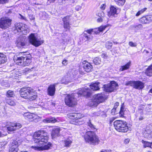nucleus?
Instances as JSON below:
<instances>
[{"instance_id": "f257e3e1", "label": "nucleus", "mask_w": 152, "mask_h": 152, "mask_svg": "<svg viewBox=\"0 0 152 152\" xmlns=\"http://www.w3.org/2000/svg\"><path fill=\"white\" fill-rule=\"evenodd\" d=\"M33 138L34 143L39 145L31 147L35 150L40 151L48 150L51 146V144L45 145L48 142V133L44 130H39L35 132Z\"/></svg>"}, {"instance_id": "f03ea898", "label": "nucleus", "mask_w": 152, "mask_h": 152, "mask_svg": "<svg viewBox=\"0 0 152 152\" xmlns=\"http://www.w3.org/2000/svg\"><path fill=\"white\" fill-rule=\"evenodd\" d=\"M20 96L25 99H29L31 101L35 99L37 97L36 92L30 87H24L20 91Z\"/></svg>"}, {"instance_id": "7ed1b4c3", "label": "nucleus", "mask_w": 152, "mask_h": 152, "mask_svg": "<svg viewBox=\"0 0 152 152\" xmlns=\"http://www.w3.org/2000/svg\"><path fill=\"white\" fill-rule=\"evenodd\" d=\"M114 126L118 132L126 133L130 130V127L126 121L122 120H116L113 123Z\"/></svg>"}, {"instance_id": "20e7f679", "label": "nucleus", "mask_w": 152, "mask_h": 152, "mask_svg": "<svg viewBox=\"0 0 152 152\" xmlns=\"http://www.w3.org/2000/svg\"><path fill=\"white\" fill-rule=\"evenodd\" d=\"M67 115L71 119L70 123L71 124L77 125L81 124L83 123L82 121L79 120L84 116L81 114L73 113L69 114Z\"/></svg>"}, {"instance_id": "39448f33", "label": "nucleus", "mask_w": 152, "mask_h": 152, "mask_svg": "<svg viewBox=\"0 0 152 152\" xmlns=\"http://www.w3.org/2000/svg\"><path fill=\"white\" fill-rule=\"evenodd\" d=\"M86 142L92 144L98 143L99 140L98 137L94 132L92 131H88L86 133L84 136Z\"/></svg>"}, {"instance_id": "423d86ee", "label": "nucleus", "mask_w": 152, "mask_h": 152, "mask_svg": "<svg viewBox=\"0 0 152 152\" xmlns=\"http://www.w3.org/2000/svg\"><path fill=\"white\" fill-rule=\"evenodd\" d=\"M104 94L102 93L99 94L94 95L91 101L89 103L91 106L96 107L99 103L104 102Z\"/></svg>"}, {"instance_id": "0eeeda50", "label": "nucleus", "mask_w": 152, "mask_h": 152, "mask_svg": "<svg viewBox=\"0 0 152 152\" xmlns=\"http://www.w3.org/2000/svg\"><path fill=\"white\" fill-rule=\"evenodd\" d=\"M66 104L70 107H74L77 104V99L75 94H67L65 98Z\"/></svg>"}, {"instance_id": "6e6552de", "label": "nucleus", "mask_w": 152, "mask_h": 152, "mask_svg": "<svg viewBox=\"0 0 152 152\" xmlns=\"http://www.w3.org/2000/svg\"><path fill=\"white\" fill-rule=\"evenodd\" d=\"M15 30L14 32H19L23 35H26L29 32V29L27 28V26L25 24L19 23L15 24Z\"/></svg>"}, {"instance_id": "1a4fd4ad", "label": "nucleus", "mask_w": 152, "mask_h": 152, "mask_svg": "<svg viewBox=\"0 0 152 152\" xmlns=\"http://www.w3.org/2000/svg\"><path fill=\"white\" fill-rule=\"evenodd\" d=\"M29 39L30 42L36 47L41 45L44 42L38 38L37 35L35 34H31L29 36Z\"/></svg>"}, {"instance_id": "9d476101", "label": "nucleus", "mask_w": 152, "mask_h": 152, "mask_svg": "<svg viewBox=\"0 0 152 152\" xmlns=\"http://www.w3.org/2000/svg\"><path fill=\"white\" fill-rule=\"evenodd\" d=\"M140 24L136 26L142 27V25H146L150 24L152 22V15H143L138 19Z\"/></svg>"}, {"instance_id": "9b49d317", "label": "nucleus", "mask_w": 152, "mask_h": 152, "mask_svg": "<svg viewBox=\"0 0 152 152\" xmlns=\"http://www.w3.org/2000/svg\"><path fill=\"white\" fill-rule=\"evenodd\" d=\"M118 86V83L115 81H111L109 83L105 85V91L109 93L114 92L117 90Z\"/></svg>"}, {"instance_id": "f8f14e48", "label": "nucleus", "mask_w": 152, "mask_h": 152, "mask_svg": "<svg viewBox=\"0 0 152 152\" xmlns=\"http://www.w3.org/2000/svg\"><path fill=\"white\" fill-rule=\"evenodd\" d=\"M120 12V9L115 7L113 5H111L110 7L109 10L107 12V15L110 18L115 17L116 15L119 14Z\"/></svg>"}, {"instance_id": "ddd939ff", "label": "nucleus", "mask_w": 152, "mask_h": 152, "mask_svg": "<svg viewBox=\"0 0 152 152\" xmlns=\"http://www.w3.org/2000/svg\"><path fill=\"white\" fill-rule=\"evenodd\" d=\"M23 115L26 119H28L30 121L37 122L40 121V118L35 114L26 113L24 114Z\"/></svg>"}, {"instance_id": "4468645a", "label": "nucleus", "mask_w": 152, "mask_h": 152, "mask_svg": "<svg viewBox=\"0 0 152 152\" xmlns=\"http://www.w3.org/2000/svg\"><path fill=\"white\" fill-rule=\"evenodd\" d=\"M11 20L7 18H2L0 19V28L6 29L11 24Z\"/></svg>"}, {"instance_id": "2eb2a0df", "label": "nucleus", "mask_w": 152, "mask_h": 152, "mask_svg": "<svg viewBox=\"0 0 152 152\" xmlns=\"http://www.w3.org/2000/svg\"><path fill=\"white\" fill-rule=\"evenodd\" d=\"M78 96L83 95L86 97L89 96L91 94L90 90L87 88H85L79 91L77 93Z\"/></svg>"}, {"instance_id": "dca6fc26", "label": "nucleus", "mask_w": 152, "mask_h": 152, "mask_svg": "<svg viewBox=\"0 0 152 152\" xmlns=\"http://www.w3.org/2000/svg\"><path fill=\"white\" fill-rule=\"evenodd\" d=\"M26 52L20 53H19L18 55L15 56L14 58V60L16 62V64L19 65H20L18 64L19 62H23L24 61V56L26 55Z\"/></svg>"}, {"instance_id": "f3484780", "label": "nucleus", "mask_w": 152, "mask_h": 152, "mask_svg": "<svg viewBox=\"0 0 152 152\" xmlns=\"http://www.w3.org/2000/svg\"><path fill=\"white\" fill-rule=\"evenodd\" d=\"M57 84V83H54L49 86L47 89V93L48 95L51 96L54 95L56 91L55 87Z\"/></svg>"}, {"instance_id": "a211bd4d", "label": "nucleus", "mask_w": 152, "mask_h": 152, "mask_svg": "<svg viewBox=\"0 0 152 152\" xmlns=\"http://www.w3.org/2000/svg\"><path fill=\"white\" fill-rule=\"evenodd\" d=\"M10 152H17L18 150V142L15 141H14L10 143Z\"/></svg>"}, {"instance_id": "6ab92c4d", "label": "nucleus", "mask_w": 152, "mask_h": 152, "mask_svg": "<svg viewBox=\"0 0 152 152\" xmlns=\"http://www.w3.org/2000/svg\"><path fill=\"white\" fill-rule=\"evenodd\" d=\"M83 67L85 71L88 72L92 70L93 67L90 64L86 61H83Z\"/></svg>"}, {"instance_id": "aec40b11", "label": "nucleus", "mask_w": 152, "mask_h": 152, "mask_svg": "<svg viewBox=\"0 0 152 152\" xmlns=\"http://www.w3.org/2000/svg\"><path fill=\"white\" fill-rule=\"evenodd\" d=\"M144 87V83L140 81H134L133 88L138 90H142Z\"/></svg>"}, {"instance_id": "412c9836", "label": "nucleus", "mask_w": 152, "mask_h": 152, "mask_svg": "<svg viewBox=\"0 0 152 152\" xmlns=\"http://www.w3.org/2000/svg\"><path fill=\"white\" fill-rule=\"evenodd\" d=\"M22 127V125L19 123H14L12 124L11 126L7 127V130L9 131H13L16 129H19Z\"/></svg>"}, {"instance_id": "4be33fe9", "label": "nucleus", "mask_w": 152, "mask_h": 152, "mask_svg": "<svg viewBox=\"0 0 152 152\" xmlns=\"http://www.w3.org/2000/svg\"><path fill=\"white\" fill-rule=\"evenodd\" d=\"M24 37L19 38L16 41V46L18 48H21L24 46L25 45Z\"/></svg>"}, {"instance_id": "5701e85b", "label": "nucleus", "mask_w": 152, "mask_h": 152, "mask_svg": "<svg viewBox=\"0 0 152 152\" xmlns=\"http://www.w3.org/2000/svg\"><path fill=\"white\" fill-rule=\"evenodd\" d=\"M24 61L23 62L18 63V64L20 66H26L28 65L31 62V61L30 58L28 57L26 55L24 56Z\"/></svg>"}, {"instance_id": "b1692460", "label": "nucleus", "mask_w": 152, "mask_h": 152, "mask_svg": "<svg viewBox=\"0 0 152 152\" xmlns=\"http://www.w3.org/2000/svg\"><path fill=\"white\" fill-rule=\"evenodd\" d=\"M60 129L59 128H54L53 129L51 136L53 138H55L59 135Z\"/></svg>"}, {"instance_id": "393cba45", "label": "nucleus", "mask_w": 152, "mask_h": 152, "mask_svg": "<svg viewBox=\"0 0 152 152\" xmlns=\"http://www.w3.org/2000/svg\"><path fill=\"white\" fill-rule=\"evenodd\" d=\"M131 65V62L130 61H129L124 65L121 66L119 70L121 72L128 69H129Z\"/></svg>"}, {"instance_id": "a878e982", "label": "nucleus", "mask_w": 152, "mask_h": 152, "mask_svg": "<svg viewBox=\"0 0 152 152\" xmlns=\"http://www.w3.org/2000/svg\"><path fill=\"white\" fill-rule=\"evenodd\" d=\"M126 111L124 106V103H123L121 105L120 110L119 112V116L120 118H124L125 112Z\"/></svg>"}, {"instance_id": "bb28decb", "label": "nucleus", "mask_w": 152, "mask_h": 152, "mask_svg": "<svg viewBox=\"0 0 152 152\" xmlns=\"http://www.w3.org/2000/svg\"><path fill=\"white\" fill-rule=\"evenodd\" d=\"M144 136L146 138H152V131L151 129H146L144 132Z\"/></svg>"}, {"instance_id": "cd10ccee", "label": "nucleus", "mask_w": 152, "mask_h": 152, "mask_svg": "<svg viewBox=\"0 0 152 152\" xmlns=\"http://www.w3.org/2000/svg\"><path fill=\"white\" fill-rule=\"evenodd\" d=\"M141 142L143 144V148H152V142H150L144 140H142Z\"/></svg>"}, {"instance_id": "c85d7f7f", "label": "nucleus", "mask_w": 152, "mask_h": 152, "mask_svg": "<svg viewBox=\"0 0 152 152\" xmlns=\"http://www.w3.org/2000/svg\"><path fill=\"white\" fill-rule=\"evenodd\" d=\"M57 121L56 119L55 118L53 117L47 118L43 120L42 121V122L45 123H53Z\"/></svg>"}, {"instance_id": "c756f323", "label": "nucleus", "mask_w": 152, "mask_h": 152, "mask_svg": "<svg viewBox=\"0 0 152 152\" xmlns=\"http://www.w3.org/2000/svg\"><path fill=\"white\" fill-rule=\"evenodd\" d=\"M145 73L147 76L149 77L152 76V66L150 65L148 66L145 69Z\"/></svg>"}, {"instance_id": "7c9ffc66", "label": "nucleus", "mask_w": 152, "mask_h": 152, "mask_svg": "<svg viewBox=\"0 0 152 152\" xmlns=\"http://www.w3.org/2000/svg\"><path fill=\"white\" fill-rule=\"evenodd\" d=\"M64 143V146L66 147H69L71 146L72 141V140L69 139H67L63 141Z\"/></svg>"}, {"instance_id": "2f4dec72", "label": "nucleus", "mask_w": 152, "mask_h": 152, "mask_svg": "<svg viewBox=\"0 0 152 152\" xmlns=\"http://www.w3.org/2000/svg\"><path fill=\"white\" fill-rule=\"evenodd\" d=\"M99 83H93L90 85L91 89L93 91H95L99 89L98 85Z\"/></svg>"}, {"instance_id": "473e14b6", "label": "nucleus", "mask_w": 152, "mask_h": 152, "mask_svg": "<svg viewBox=\"0 0 152 152\" xmlns=\"http://www.w3.org/2000/svg\"><path fill=\"white\" fill-rule=\"evenodd\" d=\"M4 101L5 103L11 106H15L16 105V103L15 101L12 99L5 98Z\"/></svg>"}, {"instance_id": "72a5a7b5", "label": "nucleus", "mask_w": 152, "mask_h": 152, "mask_svg": "<svg viewBox=\"0 0 152 152\" xmlns=\"http://www.w3.org/2000/svg\"><path fill=\"white\" fill-rule=\"evenodd\" d=\"M6 58L4 56V55L0 53V64H3L6 61Z\"/></svg>"}, {"instance_id": "f704fd0d", "label": "nucleus", "mask_w": 152, "mask_h": 152, "mask_svg": "<svg viewBox=\"0 0 152 152\" xmlns=\"http://www.w3.org/2000/svg\"><path fill=\"white\" fill-rule=\"evenodd\" d=\"M147 9V8L146 7H145L139 10L136 13L135 16L137 17L139 16L144 12Z\"/></svg>"}, {"instance_id": "c9c22d12", "label": "nucleus", "mask_w": 152, "mask_h": 152, "mask_svg": "<svg viewBox=\"0 0 152 152\" xmlns=\"http://www.w3.org/2000/svg\"><path fill=\"white\" fill-rule=\"evenodd\" d=\"M116 4L119 6H122L126 2V0H114Z\"/></svg>"}, {"instance_id": "e433bc0d", "label": "nucleus", "mask_w": 152, "mask_h": 152, "mask_svg": "<svg viewBox=\"0 0 152 152\" xmlns=\"http://www.w3.org/2000/svg\"><path fill=\"white\" fill-rule=\"evenodd\" d=\"M15 94L13 91L11 90L8 91L6 94V96L7 97H13L15 96Z\"/></svg>"}, {"instance_id": "4c0bfd02", "label": "nucleus", "mask_w": 152, "mask_h": 152, "mask_svg": "<svg viewBox=\"0 0 152 152\" xmlns=\"http://www.w3.org/2000/svg\"><path fill=\"white\" fill-rule=\"evenodd\" d=\"M93 61L95 64L98 65L100 64L101 61L100 58L98 57H96L94 59Z\"/></svg>"}, {"instance_id": "58836bf2", "label": "nucleus", "mask_w": 152, "mask_h": 152, "mask_svg": "<svg viewBox=\"0 0 152 152\" xmlns=\"http://www.w3.org/2000/svg\"><path fill=\"white\" fill-rule=\"evenodd\" d=\"M134 82V81H128L125 83V85L126 86H129L133 88Z\"/></svg>"}, {"instance_id": "ea45409f", "label": "nucleus", "mask_w": 152, "mask_h": 152, "mask_svg": "<svg viewBox=\"0 0 152 152\" xmlns=\"http://www.w3.org/2000/svg\"><path fill=\"white\" fill-rule=\"evenodd\" d=\"M112 45L113 44L112 42L108 41L106 42L105 47L108 49H110L111 48Z\"/></svg>"}, {"instance_id": "a19ab883", "label": "nucleus", "mask_w": 152, "mask_h": 152, "mask_svg": "<svg viewBox=\"0 0 152 152\" xmlns=\"http://www.w3.org/2000/svg\"><path fill=\"white\" fill-rule=\"evenodd\" d=\"M69 18L70 16H67L64 18L62 19L64 23L69 22L70 21Z\"/></svg>"}, {"instance_id": "79ce46f5", "label": "nucleus", "mask_w": 152, "mask_h": 152, "mask_svg": "<svg viewBox=\"0 0 152 152\" xmlns=\"http://www.w3.org/2000/svg\"><path fill=\"white\" fill-rule=\"evenodd\" d=\"M88 125V126H89L91 129L94 130L96 129V128H95L94 126L92 124L91 122H90V120L87 123Z\"/></svg>"}, {"instance_id": "37998d69", "label": "nucleus", "mask_w": 152, "mask_h": 152, "mask_svg": "<svg viewBox=\"0 0 152 152\" xmlns=\"http://www.w3.org/2000/svg\"><path fill=\"white\" fill-rule=\"evenodd\" d=\"M64 27L65 28L69 29L71 27L69 26V22L64 23Z\"/></svg>"}, {"instance_id": "c03bdc74", "label": "nucleus", "mask_w": 152, "mask_h": 152, "mask_svg": "<svg viewBox=\"0 0 152 152\" xmlns=\"http://www.w3.org/2000/svg\"><path fill=\"white\" fill-rule=\"evenodd\" d=\"M129 45L131 47H136L137 44L136 43H134L132 41H130L129 42Z\"/></svg>"}, {"instance_id": "a18cd8bd", "label": "nucleus", "mask_w": 152, "mask_h": 152, "mask_svg": "<svg viewBox=\"0 0 152 152\" xmlns=\"http://www.w3.org/2000/svg\"><path fill=\"white\" fill-rule=\"evenodd\" d=\"M145 118V117L144 116V114L143 113H140V116L139 118V121H142Z\"/></svg>"}, {"instance_id": "49530a36", "label": "nucleus", "mask_w": 152, "mask_h": 152, "mask_svg": "<svg viewBox=\"0 0 152 152\" xmlns=\"http://www.w3.org/2000/svg\"><path fill=\"white\" fill-rule=\"evenodd\" d=\"M31 71V70L30 69L27 68H26L23 70L22 72L24 74H26L27 73H28V72H29L30 71Z\"/></svg>"}, {"instance_id": "de8ad7c7", "label": "nucleus", "mask_w": 152, "mask_h": 152, "mask_svg": "<svg viewBox=\"0 0 152 152\" xmlns=\"http://www.w3.org/2000/svg\"><path fill=\"white\" fill-rule=\"evenodd\" d=\"M48 104L52 107H55V102L52 101L49 102H48Z\"/></svg>"}, {"instance_id": "09e8293b", "label": "nucleus", "mask_w": 152, "mask_h": 152, "mask_svg": "<svg viewBox=\"0 0 152 152\" xmlns=\"http://www.w3.org/2000/svg\"><path fill=\"white\" fill-rule=\"evenodd\" d=\"M98 16L100 17L104 18V14L103 11H102L98 14Z\"/></svg>"}, {"instance_id": "8fccbe9b", "label": "nucleus", "mask_w": 152, "mask_h": 152, "mask_svg": "<svg viewBox=\"0 0 152 152\" xmlns=\"http://www.w3.org/2000/svg\"><path fill=\"white\" fill-rule=\"evenodd\" d=\"M83 36L84 37L86 38V41L89 40L91 39L90 37H89V35H88L86 33H84Z\"/></svg>"}, {"instance_id": "3c124183", "label": "nucleus", "mask_w": 152, "mask_h": 152, "mask_svg": "<svg viewBox=\"0 0 152 152\" xmlns=\"http://www.w3.org/2000/svg\"><path fill=\"white\" fill-rule=\"evenodd\" d=\"M93 29V32L95 34H98L99 33V29L98 28H95Z\"/></svg>"}, {"instance_id": "603ef678", "label": "nucleus", "mask_w": 152, "mask_h": 152, "mask_svg": "<svg viewBox=\"0 0 152 152\" xmlns=\"http://www.w3.org/2000/svg\"><path fill=\"white\" fill-rule=\"evenodd\" d=\"M115 118L114 117L110 118L109 119V120H108V121L109 123L110 124L113 122L115 120Z\"/></svg>"}, {"instance_id": "864d4df0", "label": "nucleus", "mask_w": 152, "mask_h": 152, "mask_svg": "<svg viewBox=\"0 0 152 152\" xmlns=\"http://www.w3.org/2000/svg\"><path fill=\"white\" fill-rule=\"evenodd\" d=\"M98 28L99 29V32H100L104 31V26H102Z\"/></svg>"}, {"instance_id": "5fc2aeb1", "label": "nucleus", "mask_w": 152, "mask_h": 152, "mask_svg": "<svg viewBox=\"0 0 152 152\" xmlns=\"http://www.w3.org/2000/svg\"><path fill=\"white\" fill-rule=\"evenodd\" d=\"M86 32H87V33H88L89 34H91L92 32H93V29H90L87 30L86 31Z\"/></svg>"}, {"instance_id": "6e6d98bb", "label": "nucleus", "mask_w": 152, "mask_h": 152, "mask_svg": "<svg viewBox=\"0 0 152 152\" xmlns=\"http://www.w3.org/2000/svg\"><path fill=\"white\" fill-rule=\"evenodd\" d=\"M129 141L130 140L129 139H126L124 140V143L126 144H127L129 143Z\"/></svg>"}, {"instance_id": "4d7b16f0", "label": "nucleus", "mask_w": 152, "mask_h": 152, "mask_svg": "<svg viewBox=\"0 0 152 152\" xmlns=\"http://www.w3.org/2000/svg\"><path fill=\"white\" fill-rule=\"evenodd\" d=\"M62 64L64 65H66L67 64V61L66 60H64L62 61Z\"/></svg>"}, {"instance_id": "13d9d810", "label": "nucleus", "mask_w": 152, "mask_h": 152, "mask_svg": "<svg viewBox=\"0 0 152 152\" xmlns=\"http://www.w3.org/2000/svg\"><path fill=\"white\" fill-rule=\"evenodd\" d=\"M103 20L102 17H100L97 19V21L98 22H101L103 21Z\"/></svg>"}, {"instance_id": "bf43d9fd", "label": "nucleus", "mask_w": 152, "mask_h": 152, "mask_svg": "<svg viewBox=\"0 0 152 152\" xmlns=\"http://www.w3.org/2000/svg\"><path fill=\"white\" fill-rule=\"evenodd\" d=\"M8 0H0V4H4L7 3Z\"/></svg>"}, {"instance_id": "052dcab7", "label": "nucleus", "mask_w": 152, "mask_h": 152, "mask_svg": "<svg viewBox=\"0 0 152 152\" xmlns=\"http://www.w3.org/2000/svg\"><path fill=\"white\" fill-rule=\"evenodd\" d=\"M116 108L114 107L112 110V113H113V114H116L115 112L116 111Z\"/></svg>"}, {"instance_id": "680f3d73", "label": "nucleus", "mask_w": 152, "mask_h": 152, "mask_svg": "<svg viewBox=\"0 0 152 152\" xmlns=\"http://www.w3.org/2000/svg\"><path fill=\"white\" fill-rule=\"evenodd\" d=\"M119 105V103L118 102H116L115 104L114 107L115 108H117L118 107Z\"/></svg>"}, {"instance_id": "e2e57ef3", "label": "nucleus", "mask_w": 152, "mask_h": 152, "mask_svg": "<svg viewBox=\"0 0 152 152\" xmlns=\"http://www.w3.org/2000/svg\"><path fill=\"white\" fill-rule=\"evenodd\" d=\"M104 4H103L100 7V8L102 10H103L104 9Z\"/></svg>"}, {"instance_id": "0e129e2a", "label": "nucleus", "mask_w": 152, "mask_h": 152, "mask_svg": "<svg viewBox=\"0 0 152 152\" xmlns=\"http://www.w3.org/2000/svg\"><path fill=\"white\" fill-rule=\"evenodd\" d=\"M20 16H21V18L22 19H23L24 20H26V18L25 17L21 15H20Z\"/></svg>"}, {"instance_id": "69168bd1", "label": "nucleus", "mask_w": 152, "mask_h": 152, "mask_svg": "<svg viewBox=\"0 0 152 152\" xmlns=\"http://www.w3.org/2000/svg\"><path fill=\"white\" fill-rule=\"evenodd\" d=\"M3 113L1 111V110L0 109V116H1L3 115Z\"/></svg>"}, {"instance_id": "338daca9", "label": "nucleus", "mask_w": 152, "mask_h": 152, "mask_svg": "<svg viewBox=\"0 0 152 152\" xmlns=\"http://www.w3.org/2000/svg\"><path fill=\"white\" fill-rule=\"evenodd\" d=\"M105 152H112V151L111 150H105Z\"/></svg>"}, {"instance_id": "774afa93", "label": "nucleus", "mask_w": 152, "mask_h": 152, "mask_svg": "<svg viewBox=\"0 0 152 152\" xmlns=\"http://www.w3.org/2000/svg\"><path fill=\"white\" fill-rule=\"evenodd\" d=\"M48 1H50V2H53L55 1V0H48Z\"/></svg>"}]
</instances>
